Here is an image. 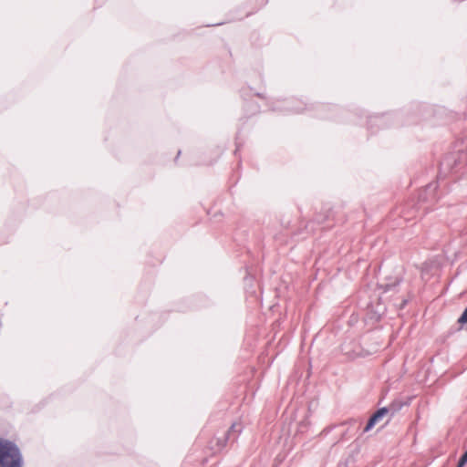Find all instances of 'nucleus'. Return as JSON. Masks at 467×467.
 I'll use <instances>...</instances> for the list:
<instances>
[{
  "mask_svg": "<svg viewBox=\"0 0 467 467\" xmlns=\"http://www.w3.org/2000/svg\"><path fill=\"white\" fill-rule=\"evenodd\" d=\"M23 459L16 443L0 438V467H22Z\"/></svg>",
  "mask_w": 467,
  "mask_h": 467,
  "instance_id": "f257e3e1",
  "label": "nucleus"
},
{
  "mask_svg": "<svg viewBox=\"0 0 467 467\" xmlns=\"http://www.w3.org/2000/svg\"><path fill=\"white\" fill-rule=\"evenodd\" d=\"M224 445H225V441H223V442L220 446L224 447Z\"/></svg>",
  "mask_w": 467,
  "mask_h": 467,
  "instance_id": "1a4fd4ad",
  "label": "nucleus"
},
{
  "mask_svg": "<svg viewBox=\"0 0 467 467\" xmlns=\"http://www.w3.org/2000/svg\"><path fill=\"white\" fill-rule=\"evenodd\" d=\"M437 187H438V185L436 182L430 183L429 185H427V187L425 188L423 192L420 193V198L426 200V201L435 200L436 197L434 195V192H435Z\"/></svg>",
  "mask_w": 467,
  "mask_h": 467,
  "instance_id": "20e7f679",
  "label": "nucleus"
},
{
  "mask_svg": "<svg viewBox=\"0 0 467 467\" xmlns=\"http://www.w3.org/2000/svg\"><path fill=\"white\" fill-rule=\"evenodd\" d=\"M372 122H375L377 124H385L386 122V117L385 116H380V117H374L372 119H370L369 120V123H372Z\"/></svg>",
  "mask_w": 467,
  "mask_h": 467,
  "instance_id": "423d86ee",
  "label": "nucleus"
},
{
  "mask_svg": "<svg viewBox=\"0 0 467 467\" xmlns=\"http://www.w3.org/2000/svg\"><path fill=\"white\" fill-rule=\"evenodd\" d=\"M401 405L397 404L396 402H393L389 405V408H381L378 410L368 420L366 427L364 428V432L369 431L377 422H379L389 411H391V414L393 415L395 412H397L400 409Z\"/></svg>",
  "mask_w": 467,
  "mask_h": 467,
  "instance_id": "f03ea898",
  "label": "nucleus"
},
{
  "mask_svg": "<svg viewBox=\"0 0 467 467\" xmlns=\"http://www.w3.org/2000/svg\"><path fill=\"white\" fill-rule=\"evenodd\" d=\"M458 463L463 467L467 463V451L461 456Z\"/></svg>",
  "mask_w": 467,
  "mask_h": 467,
  "instance_id": "6e6552de",
  "label": "nucleus"
},
{
  "mask_svg": "<svg viewBox=\"0 0 467 467\" xmlns=\"http://www.w3.org/2000/svg\"><path fill=\"white\" fill-rule=\"evenodd\" d=\"M457 467H463V466H462L461 464L458 463Z\"/></svg>",
  "mask_w": 467,
  "mask_h": 467,
  "instance_id": "9d476101",
  "label": "nucleus"
},
{
  "mask_svg": "<svg viewBox=\"0 0 467 467\" xmlns=\"http://www.w3.org/2000/svg\"><path fill=\"white\" fill-rule=\"evenodd\" d=\"M280 104L281 105L275 107L273 109L293 113H299L304 110V108L301 106L302 102L294 99L281 101Z\"/></svg>",
  "mask_w": 467,
  "mask_h": 467,
  "instance_id": "7ed1b4c3",
  "label": "nucleus"
},
{
  "mask_svg": "<svg viewBox=\"0 0 467 467\" xmlns=\"http://www.w3.org/2000/svg\"><path fill=\"white\" fill-rule=\"evenodd\" d=\"M242 431V427H241V424L239 423H234L232 426H231V429L230 431H228V434H227V438L226 439H230L232 436H233V439L234 440L236 438V436H234V433H240Z\"/></svg>",
  "mask_w": 467,
  "mask_h": 467,
  "instance_id": "39448f33",
  "label": "nucleus"
},
{
  "mask_svg": "<svg viewBox=\"0 0 467 467\" xmlns=\"http://www.w3.org/2000/svg\"><path fill=\"white\" fill-rule=\"evenodd\" d=\"M458 322L460 324H466L467 323V307L464 309L463 313L459 317Z\"/></svg>",
  "mask_w": 467,
  "mask_h": 467,
  "instance_id": "0eeeda50",
  "label": "nucleus"
}]
</instances>
